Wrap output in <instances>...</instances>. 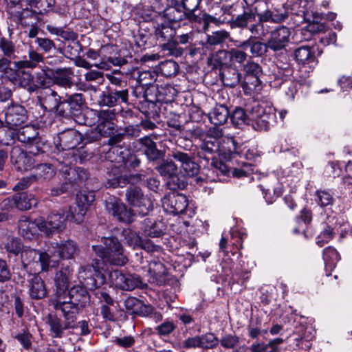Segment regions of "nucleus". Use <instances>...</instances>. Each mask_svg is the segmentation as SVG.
Listing matches in <instances>:
<instances>
[{
	"label": "nucleus",
	"instance_id": "28",
	"mask_svg": "<svg viewBox=\"0 0 352 352\" xmlns=\"http://www.w3.org/2000/svg\"><path fill=\"white\" fill-rule=\"evenodd\" d=\"M219 150V142L218 140H210L206 138L200 145L198 155L206 161L213 160L214 159V155L218 153Z\"/></svg>",
	"mask_w": 352,
	"mask_h": 352
},
{
	"label": "nucleus",
	"instance_id": "25",
	"mask_svg": "<svg viewBox=\"0 0 352 352\" xmlns=\"http://www.w3.org/2000/svg\"><path fill=\"white\" fill-rule=\"evenodd\" d=\"M101 158L115 163L116 167L122 166L126 160V157L122 151V148L118 146H109L104 148L101 153Z\"/></svg>",
	"mask_w": 352,
	"mask_h": 352
},
{
	"label": "nucleus",
	"instance_id": "27",
	"mask_svg": "<svg viewBox=\"0 0 352 352\" xmlns=\"http://www.w3.org/2000/svg\"><path fill=\"white\" fill-rule=\"evenodd\" d=\"M29 294L32 298L41 299L47 294L44 281L37 273L29 280Z\"/></svg>",
	"mask_w": 352,
	"mask_h": 352
},
{
	"label": "nucleus",
	"instance_id": "21",
	"mask_svg": "<svg viewBox=\"0 0 352 352\" xmlns=\"http://www.w3.org/2000/svg\"><path fill=\"white\" fill-rule=\"evenodd\" d=\"M60 99V96L54 90L47 87L43 88L38 96L41 107L48 111H54Z\"/></svg>",
	"mask_w": 352,
	"mask_h": 352
},
{
	"label": "nucleus",
	"instance_id": "30",
	"mask_svg": "<svg viewBox=\"0 0 352 352\" xmlns=\"http://www.w3.org/2000/svg\"><path fill=\"white\" fill-rule=\"evenodd\" d=\"M69 300L80 307H85L89 301V294L85 285H75L68 292Z\"/></svg>",
	"mask_w": 352,
	"mask_h": 352
},
{
	"label": "nucleus",
	"instance_id": "47",
	"mask_svg": "<svg viewBox=\"0 0 352 352\" xmlns=\"http://www.w3.org/2000/svg\"><path fill=\"white\" fill-rule=\"evenodd\" d=\"M95 199V193L94 191L87 190H81L76 194V202L79 206H85L89 208L91 204Z\"/></svg>",
	"mask_w": 352,
	"mask_h": 352
},
{
	"label": "nucleus",
	"instance_id": "53",
	"mask_svg": "<svg viewBox=\"0 0 352 352\" xmlns=\"http://www.w3.org/2000/svg\"><path fill=\"white\" fill-rule=\"evenodd\" d=\"M316 196V202L322 208L331 206L333 203V197L328 191L318 190Z\"/></svg>",
	"mask_w": 352,
	"mask_h": 352
},
{
	"label": "nucleus",
	"instance_id": "12",
	"mask_svg": "<svg viewBox=\"0 0 352 352\" xmlns=\"http://www.w3.org/2000/svg\"><path fill=\"white\" fill-rule=\"evenodd\" d=\"M113 283L122 290L131 291L141 287L142 282L138 275L124 274L119 270H113L109 274Z\"/></svg>",
	"mask_w": 352,
	"mask_h": 352
},
{
	"label": "nucleus",
	"instance_id": "57",
	"mask_svg": "<svg viewBox=\"0 0 352 352\" xmlns=\"http://www.w3.org/2000/svg\"><path fill=\"white\" fill-rule=\"evenodd\" d=\"M5 249L9 253L18 254L21 250L20 239L14 236H8L5 243Z\"/></svg>",
	"mask_w": 352,
	"mask_h": 352
},
{
	"label": "nucleus",
	"instance_id": "24",
	"mask_svg": "<svg viewBox=\"0 0 352 352\" xmlns=\"http://www.w3.org/2000/svg\"><path fill=\"white\" fill-rule=\"evenodd\" d=\"M128 91L126 89L102 92L99 97L98 103L100 106L113 107L118 102H126Z\"/></svg>",
	"mask_w": 352,
	"mask_h": 352
},
{
	"label": "nucleus",
	"instance_id": "52",
	"mask_svg": "<svg viewBox=\"0 0 352 352\" xmlns=\"http://www.w3.org/2000/svg\"><path fill=\"white\" fill-rule=\"evenodd\" d=\"M219 344L218 338L212 333H208L200 336V346L204 349H211Z\"/></svg>",
	"mask_w": 352,
	"mask_h": 352
},
{
	"label": "nucleus",
	"instance_id": "55",
	"mask_svg": "<svg viewBox=\"0 0 352 352\" xmlns=\"http://www.w3.org/2000/svg\"><path fill=\"white\" fill-rule=\"evenodd\" d=\"M215 6L217 8H220L221 11L219 14H228L233 16L236 14L237 12H240V11L245 8L243 3H239L238 1L230 6H221L219 2H217Z\"/></svg>",
	"mask_w": 352,
	"mask_h": 352
},
{
	"label": "nucleus",
	"instance_id": "35",
	"mask_svg": "<svg viewBox=\"0 0 352 352\" xmlns=\"http://www.w3.org/2000/svg\"><path fill=\"white\" fill-rule=\"evenodd\" d=\"M230 116L228 107L225 105H217L209 113V120L214 125L225 124Z\"/></svg>",
	"mask_w": 352,
	"mask_h": 352
},
{
	"label": "nucleus",
	"instance_id": "58",
	"mask_svg": "<svg viewBox=\"0 0 352 352\" xmlns=\"http://www.w3.org/2000/svg\"><path fill=\"white\" fill-rule=\"evenodd\" d=\"M287 16V14L286 12H281L280 14H275L272 11H266L259 15V21L263 23L270 21L280 22L283 21Z\"/></svg>",
	"mask_w": 352,
	"mask_h": 352
},
{
	"label": "nucleus",
	"instance_id": "62",
	"mask_svg": "<svg viewBox=\"0 0 352 352\" xmlns=\"http://www.w3.org/2000/svg\"><path fill=\"white\" fill-rule=\"evenodd\" d=\"M333 237V229L330 226H327L317 236L316 244L319 247H322L324 244L329 243Z\"/></svg>",
	"mask_w": 352,
	"mask_h": 352
},
{
	"label": "nucleus",
	"instance_id": "54",
	"mask_svg": "<svg viewBox=\"0 0 352 352\" xmlns=\"http://www.w3.org/2000/svg\"><path fill=\"white\" fill-rule=\"evenodd\" d=\"M88 208L76 204L74 206L69 208V217L77 223H80L83 221L84 217L87 211Z\"/></svg>",
	"mask_w": 352,
	"mask_h": 352
},
{
	"label": "nucleus",
	"instance_id": "5",
	"mask_svg": "<svg viewBox=\"0 0 352 352\" xmlns=\"http://www.w3.org/2000/svg\"><path fill=\"white\" fill-rule=\"evenodd\" d=\"M15 138L19 142L25 144L29 149V153L33 156L43 154V144L38 137L37 129L32 126L25 125L15 130Z\"/></svg>",
	"mask_w": 352,
	"mask_h": 352
},
{
	"label": "nucleus",
	"instance_id": "42",
	"mask_svg": "<svg viewBox=\"0 0 352 352\" xmlns=\"http://www.w3.org/2000/svg\"><path fill=\"white\" fill-rule=\"evenodd\" d=\"M157 171L167 180L178 171L177 165L169 160H163L156 166Z\"/></svg>",
	"mask_w": 352,
	"mask_h": 352
},
{
	"label": "nucleus",
	"instance_id": "9",
	"mask_svg": "<svg viewBox=\"0 0 352 352\" xmlns=\"http://www.w3.org/2000/svg\"><path fill=\"white\" fill-rule=\"evenodd\" d=\"M78 278L80 283L89 290L99 288L106 281L105 276L100 271H96L90 265H84L80 268Z\"/></svg>",
	"mask_w": 352,
	"mask_h": 352
},
{
	"label": "nucleus",
	"instance_id": "3",
	"mask_svg": "<svg viewBox=\"0 0 352 352\" xmlns=\"http://www.w3.org/2000/svg\"><path fill=\"white\" fill-rule=\"evenodd\" d=\"M16 69H10L8 74V80L14 85L26 89L30 92L36 91L38 88L45 85V78L40 73L36 76L30 71L25 70L27 67H16Z\"/></svg>",
	"mask_w": 352,
	"mask_h": 352
},
{
	"label": "nucleus",
	"instance_id": "31",
	"mask_svg": "<svg viewBox=\"0 0 352 352\" xmlns=\"http://www.w3.org/2000/svg\"><path fill=\"white\" fill-rule=\"evenodd\" d=\"M141 229L143 233L150 237H160L163 234V225L160 221L152 219H145L142 223Z\"/></svg>",
	"mask_w": 352,
	"mask_h": 352
},
{
	"label": "nucleus",
	"instance_id": "8",
	"mask_svg": "<svg viewBox=\"0 0 352 352\" xmlns=\"http://www.w3.org/2000/svg\"><path fill=\"white\" fill-rule=\"evenodd\" d=\"M190 1H179L173 6H169L165 8L163 12L164 16L172 22H177L183 19L184 16H186L190 21H197L199 18V15L195 12H197L199 3L192 8H190L187 6V3Z\"/></svg>",
	"mask_w": 352,
	"mask_h": 352
},
{
	"label": "nucleus",
	"instance_id": "6",
	"mask_svg": "<svg viewBox=\"0 0 352 352\" xmlns=\"http://www.w3.org/2000/svg\"><path fill=\"white\" fill-rule=\"evenodd\" d=\"M41 232L47 237H52L55 233L62 232L66 227L69 214L64 210L54 211L46 218L40 217Z\"/></svg>",
	"mask_w": 352,
	"mask_h": 352
},
{
	"label": "nucleus",
	"instance_id": "40",
	"mask_svg": "<svg viewBox=\"0 0 352 352\" xmlns=\"http://www.w3.org/2000/svg\"><path fill=\"white\" fill-rule=\"evenodd\" d=\"M54 82L56 84L64 87H71L73 85L71 76L73 75L70 68H58L55 70Z\"/></svg>",
	"mask_w": 352,
	"mask_h": 352
},
{
	"label": "nucleus",
	"instance_id": "13",
	"mask_svg": "<svg viewBox=\"0 0 352 352\" xmlns=\"http://www.w3.org/2000/svg\"><path fill=\"white\" fill-rule=\"evenodd\" d=\"M188 205V199L182 194L170 193L162 199V206L164 210L175 215L183 214Z\"/></svg>",
	"mask_w": 352,
	"mask_h": 352
},
{
	"label": "nucleus",
	"instance_id": "2",
	"mask_svg": "<svg viewBox=\"0 0 352 352\" xmlns=\"http://www.w3.org/2000/svg\"><path fill=\"white\" fill-rule=\"evenodd\" d=\"M115 117L114 110L97 111L89 109L85 113L84 120L80 123L87 126L96 124V127L100 132L103 133L104 137L107 138L115 132L116 124L113 122Z\"/></svg>",
	"mask_w": 352,
	"mask_h": 352
},
{
	"label": "nucleus",
	"instance_id": "56",
	"mask_svg": "<svg viewBox=\"0 0 352 352\" xmlns=\"http://www.w3.org/2000/svg\"><path fill=\"white\" fill-rule=\"evenodd\" d=\"M176 329V324L173 321L166 320L162 324L155 328L157 333L160 336H167L172 333Z\"/></svg>",
	"mask_w": 352,
	"mask_h": 352
},
{
	"label": "nucleus",
	"instance_id": "63",
	"mask_svg": "<svg viewBox=\"0 0 352 352\" xmlns=\"http://www.w3.org/2000/svg\"><path fill=\"white\" fill-rule=\"evenodd\" d=\"M229 36L226 31H217L208 36L207 42L210 45H219L223 43Z\"/></svg>",
	"mask_w": 352,
	"mask_h": 352
},
{
	"label": "nucleus",
	"instance_id": "23",
	"mask_svg": "<svg viewBox=\"0 0 352 352\" xmlns=\"http://www.w3.org/2000/svg\"><path fill=\"white\" fill-rule=\"evenodd\" d=\"M80 308L81 307L74 304L73 302L69 300L63 302L57 301L54 304V309L57 311H60L64 319L74 326L77 315L78 314Z\"/></svg>",
	"mask_w": 352,
	"mask_h": 352
},
{
	"label": "nucleus",
	"instance_id": "38",
	"mask_svg": "<svg viewBox=\"0 0 352 352\" xmlns=\"http://www.w3.org/2000/svg\"><path fill=\"white\" fill-rule=\"evenodd\" d=\"M250 110V109H248L249 113L248 115L243 109L240 107L236 108L230 116L232 123L239 128L250 124V122H252Z\"/></svg>",
	"mask_w": 352,
	"mask_h": 352
},
{
	"label": "nucleus",
	"instance_id": "15",
	"mask_svg": "<svg viewBox=\"0 0 352 352\" xmlns=\"http://www.w3.org/2000/svg\"><path fill=\"white\" fill-rule=\"evenodd\" d=\"M28 120V113L25 107L19 104L9 106L5 113V122L8 126L17 128Z\"/></svg>",
	"mask_w": 352,
	"mask_h": 352
},
{
	"label": "nucleus",
	"instance_id": "20",
	"mask_svg": "<svg viewBox=\"0 0 352 352\" xmlns=\"http://www.w3.org/2000/svg\"><path fill=\"white\" fill-rule=\"evenodd\" d=\"M148 273L150 274V282L157 285L166 283L168 280V273L165 265L159 261H152L148 265Z\"/></svg>",
	"mask_w": 352,
	"mask_h": 352
},
{
	"label": "nucleus",
	"instance_id": "43",
	"mask_svg": "<svg viewBox=\"0 0 352 352\" xmlns=\"http://www.w3.org/2000/svg\"><path fill=\"white\" fill-rule=\"evenodd\" d=\"M221 346L225 350H236L240 344L241 340L239 336L234 333H225L219 340Z\"/></svg>",
	"mask_w": 352,
	"mask_h": 352
},
{
	"label": "nucleus",
	"instance_id": "45",
	"mask_svg": "<svg viewBox=\"0 0 352 352\" xmlns=\"http://www.w3.org/2000/svg\"><path fill=\"white\" fill-rule=\"evenodd\" d=\"M0 50L3 54V56L12 59L16 58L15 54L16 47L14 43L3 36H0Z\"/></svg>",
	"mask_w": 352,
	"mask_h": 352
},
{
	"label": "nucleus",
	"instance_id": "10",
	"mask_svg": "<svg viewBox=\"0 0 352 352\" xmlns=\"http://www.w3.org/2000/svg\"><path fill=\"white\" fill-rule=\"evenodd\" d=\"M49 251L58 259H72L78 254L79 249L75 241L68 239L60 243L51 242Z\"/></svg>",
	"mask_w": 352,
	"mask_h": 352
},
{
	"label": "nucleus",
	"instance_id": "17",
	"mask_svg": "<svg viewBox=\"0 0 352 352\" xmlns=\"http://www.w3.org/2000/svg\"><path fill=\"white\" fill-rule=\"evenodd\" d=\"M19 146H14L10 151V160L19 171L27 170L34 167L35 160Z\"/></svg>",
	"mask_w": 352,
	"mask_h": 352
},
{
	"label": "nucleus",
	"instance_id": "1",
	"mask_svg": "<svg viewBox=\"0 0 352 352\" xmlns=\"http://www.w3.org/2000/svg\"><path fill=\"white\" fill-rule=\"evenodd\" d=\"M102 245H92V250L95 254L106 263L122 266L128 262L127 256L124 254L122 244L116 237L104 238Z\"/></svg>",
	"mask_w": 352,
	"mask_h": 352
},
{
	"label": "nucleus",
	"instance_id": "37",
	"mask_svg": "<svg viewBox=\"0 0 352 352\" xmlns=\"http://www.w3.org/2000/svg\"><path fill=\"white\" fill-rule=\"evenodd\" d=\"M28 60H23L14 62L15 67H27L28 69H34L38 64L43 62L44 58L41 54L30 48L28 50Z\"/></svg>",
	"mask_w": 352,
	"mask_h": 352
},
{
	"label": "nucleus",
	"instance_id": "64",
	"mask_svg": "<svg viewBox=\"0 0 352 352\" xmlns=\"http://www.w3.org/2000/svg\"><path fill=\"white\" fill-rule=\"evenodd\" d=\"M251 352H280V348H275L268 343L259 342L252 344L250 346Z\"/></svg>",
	"mask_w": 352,
	"mask_h": 352
},
{
	"label": "nucleus",
	"instance_id": "29",
	"mask_svg": "<svg viewBox=\"0 0 352 352\" xmlns=\"http://www.w3.org/2000/svg\"><path fill=\"white\" fill-rule=\"evenodd\" d=\"M47 322L50 327V331L54 334V338H61L65 330L75 327L65 319L62 322L56 315L52 314L48 315Z\"/></svg>",
	"mask_w": 352,
	"mask_h": 352
},
{
	"label": "nucleus",
	"instance_id": "51",
	"mask_svg": "<svg viewBox=\"0 0 352 352\" xmlns=\"http://www.w3.org/2000/svg\"><path fill=\"white\" fill-rule=\"evenodd\" d=\"M187 182L183 175H179L178 172L167 180V186L172 190H182L186 188Z\"/></svg>",
	"mask_w": 352,
	"mask_h": 352
},
{
	"label": "nucleus",
	"instance_id": "4",
	"mask_svg": "<svg viewBox=\"0 0 352 352\" xmlns=\"http://www.w3.org/2000/svg\"><path fill=\"white\" fill-rule=\"evenodd\" d=\"M250 113L252 124L256 129L267 131L276 122L275 109L271 107L254 102Z\"/></svg>",
	"mask_w": 352,
	"mask_h": 352
},
{
	"label": "nucleus",
	"instance_id": "7",
	"mask_svg": "<svg viewBox=\"0 0 352 352\" xmlns=\"http://www.w3.org/2000/svg\"><path fill=\"white\" fill-rule=\"evenodd\" d=\"M125 196L127 203L135 208L140 214L146 215L153 210V201L144 194L140 188L138 186L129 187Z\"/></svg>",
	"mask_w": 352,
	"mask_h": 352
},
{
	"label": "nucleus",
	"instance_id": "60",
	"mask_svg": "<svg viewBox=\"0 0 352 352\" xmlns=\"http://www.w3.org/2000/svg\"><path fill=\"white\" fill-rule=\"evenodd\" d=\"M124 236L129 246L136 248L142 245V239L136 232L130 230H124Z\"/></svg>",
	"mask_w": 352,
	"mask_h": 352
},
{
	"label": "nucleus",
	"instance_id": "48",
	"mask_svg": "<svg viewBox=\"0 0 352 352\" xmlns=\"http://www.w3.org/2000/svg\"><path fill=\"white\" fill-rule=\"evenodd\" d=\"M66 100L71 107L73 115L75 116L78 115L85 102L84 96L82 94H74L70 95Z\"/></svg>",
	"mask_w": 352,
	"mask_h": 352
},
{
	"label": "nucleus",
	"instance_id": "59",
	"mask_svg": "<svg viewBox=\"0 0 352 352\" xmlns=\"http://www.w3.org/2000/svg\"><path fill=\"white\" fill-rule=\"evenodd\" d=\"M38 173L36 175L38 177H42L44 179H50L54 173L53 166L50 164H39L34 165Z\"/></svg>",
	"mask_w": 352,
	"mask_h": 352
},
{
	"label": "nucleus",
	"instance_id": "19",
	"mask_svg": "<svg viewBox=\"0 0 352 352\" xmlns=\"http://www.w3.org/2000/svg\"><path fill=\"white\" fill-rule=\"evenodd\" d=\"M171 157L180 163L181 168L189 177L194 176L199 171L198 164L194 162L192 157L188 153L174 150L171 152Z\"/></svg>",
	"mask_w": 352,
	"mask_h": 352
},
{
	"label": "nucleus",
	"instance_id": "14",
	"mask_svg": "<svg viewBox=\"0 0 352 352\" xmlns=\"http://www.w3.org/2000/svg\"><path fill=\"white\" fill-rule=\"evenodd\" d=\"M41 221L40 217L32 219L31 218L22 216L18 221V228L19 234L26 239L31 240L36 237L38 232H41Z\"/></svg>",
	"mask_w": 352,
	"mask_h": 352
},
{
	"label": "nucleus",
	"instance_id": "16",
	"mask_svg": "<svg viewBox=\"0 0 352 352\" xmlns=\"http://www.w3.org/2000/svg\"><path fill=\"white\" fill-rule=\"evenodd\" d=\"M106 209L119 221L129 223L133 221V211L120 201L110 199L106 202Z\"/></svg>",
	"mask_w": 352,
	"mask_h": 352
},
{
	"label": "nucleus",
	"instance_id": "49",
	"mask_svg": "<svg viewBox=\"0 0 352 352\" xmlns=\"http://www.w3.org/2000/svg\"><path fill=\"white\" fill-rule=\"evenodd\" d=\"M222 80L225 85L234 87L240 81V74L237 70L229 69L223 72Z\"/></svg>",
	"mask_w": 352,
	"mask_h": 352
},
{
	"label": "nucleus",
	"instance_id": "41",
	"mask_svg": "<svg viewBox=\"0 0 352 352\" xmlns=\"http://www.w3.org/2000/svg\"><path fill=\"white\" fill-rule=\"evenodd\" d=\"M322 258L324 261L325 268L332 270L336 263L340 261V256L338 251L332 246L327 247L323 250Z\"/></svg>",
	"mask_w": 352,
	"mask_h": 352
},
{
	"label": "nucleus",
	"instance_id": "36",
	"mask_svg": "<svg viewBox=\"0 0 352 352\" xmlns=\"http://www.w3.org/2000/svg\"><path fill=\"white\" fill-rule=\"evenodd\" d=\"M295 58L298 63L313 64L316 62L314 51L309 46H301L295 50Z\"/></svg>",
	"mask_w": 352,
	"mask_h": 352
},
{
	"label": "nucleus",
	"instance_id": "26",
	"mask_svg": "<svg viewBox=\"0 0 352 352\" xmlns=\"http://www.w3.org/2000/svg\"><path fill=\"white\" fill-rule=\"evenodd\" d=\"M239 48L242 50H246L250 48V53L254 57H260L264 55L269 47L267 46V42L263 43L261 41H256L252 36L248 39L241 42L238 45Z\"/></svg>",
	"mask_w": 352,
	"mask_h": 352
},
{
	"label": "nucleus",
	"instance_id": "18",
	"mask_svg": "<svg viewBox=\"0 0 352 352\" xmlns=\"http://www.w3.org/2000/svg\"><path fill=\"white\" fill-rule=\"evenodd\" d=\"M290 30L285 26H279L271 33L267 41L269 49L276 52L283 50L289 42Z\"/></svg>",
	"mask_w": 352,
	"mask_h": 352
},
{
	"label": "nucleus",
	"instance_id": "50",
	"mask_svg": "<svg viewBox=\"0 0 352 352\" xmlns=\"http://www.w3.org/2000/svg\"><path fill=\"white\" fill-rule=\"evenodd\" d=\"M175 34V30L166 24H162L155 30L156 36L158 38H160L163 41L173 39Z\"/></svg>",
	"mask_w": 352,
	"mask_h": 352
},
{
	"label": "nucleus",
	"instance_id": "44",
	"mask_svg": "<svg viewBox=\"0 0 352 352\" xmlns=\"http://www.w3.org/2000/svg\"><path fill=\"white\" fill-rule=\"evenodd\" d=\"M16 129L8 126V124L4 125L3 122L0 123V145H11L15 140Z\"/></svg>",
	"mask_w": 352,
	"mask_h": 352
},
{
	"label": "nucleus",
	"instance_id": "34",
	"mask_svg": "<svg viewBox=\"0 0 352 352\" xmlns=\"http://www.w3.org/2000/svg\"><path fill=\"white\" fill-rule=\"evenodd\" d=\"M50 244L47 245V249L44 252H39V269L41 271L47 272L50 268H55L58 265V258L57 256H54L49 251Z\"/></svg>",
	"mask_w": 352,
	"mask_h": 352
},
{
	"label": "nucleus",
	"instance_id": "11",
	"mask_svg": "<svg viewBox=\"0 0 352 352\" xmlns=\"http://www.w3.org/2000/svg\"><path fill=\"white\" fill-rule=\"evenodd\" d=\"M82 140V135L80 133L75 129H69L58 134L54 144L58 151H69L76 148Z\"/></svg>",
	"mask_w": 352,
	"mask_h": 352
},
{
	"label": "nucleus",
	"instance_id": "32",
	"mask_svg": "<svg viewBox=\"0 0 352 352\" xmlns=\"http://www.w3.org/2000/svg\"><path fill=\"white\" fill-rule=\"evenodd\" d=\"M72 273V270L69 265L62 267L56 273L54 281L59 292H65L68 289Z\"/></svg>",
	"mask_w": 352,
	"mask_h": 352
},
{
	"label": "nucleus",
	"instance_id": "22",
	"mask_svg": "<svg viewBox=\"0 0 352 352\" xmlns=\"http://www.w3.org/2000/svg\"><path fill=\"white\" fill-rule=\"evenodd\" d=\"M39 252L27 248L21 252V262L23 268L29 273L36 274L39 270Z\"/></svg>",
	"mask_w": 352,
	"mask_h": 352
},
{
	"label": "nucleus",
	"instance_id": "46",
	"mask_svg": "<svg viewBox=\"0 0 352 352\" xmlns=\"http://www.w3.org/2000/svg\"><path fill=\"white\" fill-rule=\"evenodd\" d=\"M159 70L162 76L171 77L177 74L179 65L175 61L168 60L160 64Z\"/></svg>",
	"mask_w": 352,
	"mask_h": 352
},
{
	"label": "nucleus",
	"instance_id": "33",
	"mask_svg": "<svg viewBox=\"0 0 352 352\" xmlns=\"http://www.w3.org/2000/svg\"><path fill=\"white\" fill-rule=\"evenodd\" d=\"M14 196L16 208L20 210H30L38 204V200L34 195L27 192L17 193Z\"/></svg>",
	"mask_w": 352,
	"mask_h": 352
},
{
	"label": "nucleus",
	"instance_id": "61",
	"mask_svg": "<svg viewBox=\"0 0 352 352\" xmlns=\"http://www.w3.org/2000/svg\"><path fill=\"white\" fill-rule=\"evenodd\" d=\"M254 13L252 10L248 12L244 10L242 14L237 15L234 23L236 27L244 28L247 25L249 21H252L254 19Z\"/></svg>",
	"mask_w": 352,
	"mask_h": 352
},
{
	"label": "nucleus",
	"instance_id": "39",
	"mask_svg": "<svg viewBox=\"0 0 352 352\" xmlns=\"http://www.w3.org/2000/svg\"><path fill=\"white\" fill-rule=\"evenodd\" d=\"M30 11L34 14H44L50 11H54L60 14L63 13L65 9H54L50 1H30Z\"/></svg>",
	"mask_w": 352,
	"mask_h": 352
}]
</instances>
